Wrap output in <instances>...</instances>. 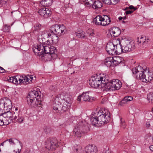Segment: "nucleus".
<instances>
[{
    "mask_svg": "<svg viewBox=\"0 0 153 153\" xmlns=\"http://www.w3.org/2000/svg\"><path fill=\"white\" fill-rule=\"evenodd\" d=\"M39 42L34 48H33V50L35 54L37 56L42 55V57L46 56L44 54H48V57L49 59H54L57 57V55L56 53L57 50L55 47L50 45H45V42L42 39H39Z\"/></svg>",
    "mask_w": 153,
    "mask_h": 153,
    "instance_id": "nucleus-1",
    "label": "nucleus"
},
{
    "mask_svg": "<svg viewBox=\"0 0 153 153\" xmlns=\"http://www.w3.org/2000/svg\"><path fill=\"white\" fill-rule=\"evenodd\" d=\"M71 103V96L68 94L62 93L58 94L54 99L53 109L56 111L59 109L63 112L65 111L70 107Z\"/></svg>",
    "mask_w": 153,
    "mask_h": 153,
    "instance_id": "nucleus-2",
    "label": "nucleus"
},
{
    "mask_svg": "<svg viewBox=\"0 0 153 153\" xmlns=\"http://www.w3.org/2000/svg\"><path fill=\"white\" fill-rule=\"evenodd\" d=\"M108 78V75L103 74L99 77H91L89 80V84L94 88H103L107 82Z\"/></svg>",
    "mask_w": 153,
    "mask_h": 153,
    "instance_id": "nucleus-3",
    "label": "nucleus"
},
{
    "mask_svg": "<svg viewBox=\"0 0 153 153\" xmlns=\"http://www.w3.org/2000/svg\"><path fill=\"white\" fill-rule=\"evenodd\" d=\"M15 113L11 111H7L0 115V126L6 125L14 119Z\"/></svg>",
    "mask_w": 153,
    "mask_h": 153,
    "instance_id": "nucleus-4",
    "label": "nucleus"
},
{
    "mask_svg": "<svg viewBox=\"0 0 153 153\" xmlns=\"http://www.w3.org/2000/svg\"><path fill=\"white\" fill-rule=\"evenodd\" d=\"M120 44L123 48V53H128L134 50L135 48L134 43L130 39L123 37L120 41Z\"/></svg>",
    "mask_w": 153,
    "mask_h": 153,
    "instance_id": "nucleus-5",
    "label": "nucleus"
},
{
    "mask_svg": "<svg viewBox=\"0 0 153 153\" xmlns=\"http://www.w3.org/2000/svg\"><path fill=\"white\" fill-rule=\"evenodd\" d=\"M99 121V125H104L110 120L111 116L110 112L107 109L100 111L96 114Z\"/></svg>",
    "mask_w": 153,
    "mask_h": 153,
    "instance_id": "nucleus-6",
    "label": "nucleus"
},
{
    "mask_svg": "<svg viewBox=\"0 0 153 153\" xmlns=\"http://www.w3.org/2000/svg\"><path fill=\"white\" fill-rule=\"evenodd\" d=\"M51 28L52 33L58 36L64 34L67 31L66 27L63 25H53Z\"/></svg>",
    "mask_w": 153,
    "mask_h": 153,
    "instance_id": "nucleus-7",
    "label": "nucleus"
},
{
    "mask_svg": "<svg viewBox=\"0 0 153 153\" xmlns=\"http://www.w3.org/2000/svg\"><path fill=\"white\" fill-rule=\"evenodd\" d=\"M84 5L86 7L90 8L91 6L93 8L99 9L103 6L102 3L99 1H94V0H85Z\"/></svg>",
    "mask_w": 153,
    "mask_h": 153,
    "instance_id": "nucleus-8",
    "label": "nucleus"
},
{
    "mask_svg": "<svg viewBox=\"0 0 153 153\" xmlns=\"http://www.w3.org/2000/svg\"><path fill=\"white\" fill-rule=\"evenodd\" d=\"M133 76L136 78L141 79L144 74V70L140 66H138L132 70Z\"/></svg>",
    "mask_w": 153,
    "mask_h": 153,
    "instance_id": "nucleus-9",
    "label": "nucleus"
},
{
    "mask_svg": "<svg viewBox=\"0 0 153 153\" xmlns=\"http://www.w3.org/2000/svg\"><path fill=\"white\" fill-rule=\"evenodd\" d=\"M45 143V147L49 150H53L58 146L57 141L55 138H48Z\"/></svg>",
    "mask_w": 153,
    "mask_h": 153,
    "instance_id": "nucleus-10",
    "label": "nucleus"
},
{
    "mask_svg": "<svg viewBox=\"0 0 153 153\" xmlns=\"http://www.w3.org/2000/svg\"><path fill=\"white\" fill-rule=\"evenodd\" d=\"M40 97L39 93L36 91H33L30 92L28 94L27 98V101L28 104L30 105L32 103L33 101L36 100L37 97Z\"/></svg>",
    "mask_w": 153,
    "mask_h": 153,
    "instance_id": "nucleus-11",
    "label": "nucleus"
},
{
    "mask_svg": "<svg viewBox=\"0 0 153 153\" xmlns=\"http://www.w3.org/2000/svg\"><path fill=\"white\" fill-rule=\"evenodd\" d=\"M115 45H114L112 42H109L106 47V50L107 53L110 55H115L114 52L115 51Z\"/></svg>",
    "mask_w": 153,
    "mask_h": 153,
    "instance_id": "nucleus-12",
    "label": "nucleus"
},
{
    "mask_svg": "<svg viewBox=\"0 0 153 153\" xmlns=\"http://www.w3.org/2000/svg\"><path fill=\"white\" fill-rule=\"evenodd\" d=\"M86 124V123L83 121L80 122L78 124L80 129L84 134L87 133L89 130L88 127L85 125Z\"/></svg>",
    "mask_w": 153,
    "mask_h": 153,
    "instance_id": "nucleus-13",
    "label": "nucleus"
},
{
    "mask_svg": "<svg viewBox=\"0 0 153 153\" xmlns=\"http://www.w3.org/2000/svg\"><path fill=\"white\" fill-rule=\"evenodd\" d=\"M85 153H96L97 151V147L94 145H89L85 147Z\"/></svg>",
    "mask_w": 153,
    "mask_h": 153,
    "instance_id": "nucleus-14",
    "label": "nucleus"
},
{
    "mask_svg": "<svg viewBox=\"0 0 153 153\" xmlns=\"http://www.w3.org/2000/svg\"><path fill=\"white\" fill-rule=\"evenodd\" d=\"M121 30L120 29L117 27H114L111 28L110 31V34L111 36L117 37L121 33Z\"/></svg>",
    "mask_w": 153,
    "mask_h": 153,
    "instance_id": "nucleus-15",
    "label": "nucleus"
},
{
    "mask_svg": "<svg viewBox=\"0 0 153 153\" xmlns=\"http://www.w3.org/2000/svg\"><path fill=\"white\" fill-rule=\"evenodd\" d=\"M109 79V77L107 80V82L106 83L105 86H104L103 88L104 89H105V90L107 91H111L115 90V88L113 84V81L110 82H108V81Z\"/></svg>",
    "mask_w": 153,
    "mask_h": 153,
    "instance_id": "nucleus-16",
    "label": "nucleus"
},
{
    "mask_svg": "<svg viewBox=\"0 0 153 153\" xmlns=\"http://www.w3.org/2000/svg\"><path fill=\"white\" fill-rule=\"evenodd\" d=\"M101 26H105L108 25L111 22L109 17L107 15L102 16Z\"/></svg>",
    "mask_w": 153,
    "mask_h": 153,
    "instance_id": "nucleus-17",
    "label": "nucleus"
},
{
    "mask_svg": "<svg viewBox=\"0 0 153 153\" xmlns=\"http://www.w3.org/2000/svg\"><path fill=\"white\" fill-rule=\"evenodd\" d=\"M73 133L75 136L77 137H82L84 135V134L81 131L79 126H78L77 128H75L74 129Z\"/></svg>",
    "mask_w": 153,
    "mask_h": 153,
    "instance_id": "nucleus-18",
    "label": "nucleus"
},
{
    "mask_svg": "<svg viewBox=\"0 0 153 153\" xmlns=\"http://www.w3.org/2000/svg\"><path fill=\"white\" fill-rule=\"evenodd\" d=\"M90 121L91 123L94 126L98 124H99L98 118L96 113L90 117Z\"/></svg>",
    "mask_w": 153,
    "mask_h": 153,
    "instance_id": "nucleus-19",
    "label": "nucleus"
},
{
    "mask_svg": "<svg viewBox=\"0 0 153 153\" xmlns=\"http://www.w3.org/2000/svg\"><path fill=\"white\" fill-rule=\"evenodd\" d=\"M14 118L15 120L17 121L19 123H22L24 119L23 116L20 113H15Z\"/></svg>",
    "mask_w": 153,
    "mask_h": 153,
    "instance_id": "nucleus-20",
    "label": "nucleus"
},
{
    "mask_svg": "<svg viewBox=\"0 0 153 153\" xmlns=\"http://www.w3.org/2000/svg\"><path fill=\"white\" fill-rule=\"evenodd\" d=\"M115 61L112 57H108L105 59L104 61L105 64L108 67L111 66Z\"/></svg>",
    "mask_w": 153,
    "mask_h": 153,
    "instance_id": "nucleus-21",
    "label": "nucleus"
},
{
    "mask_svg": "<svg viewBox=\"0 0 153 153\" xmlns=\"http://www.w3.org/2000/svg\"><path fill=\"white\" fill-rule=\"evenodd\" d=\"M15 144V143L14 140L12 138L7 140L1 143V145L2 146L5 145L9 146L10 145H13Z\"/></svg>",
    "mask_w": 153,
    "mask_h": 153,
    "instance_id": "nucleus-22",
    "label": "nucleus"
},
{
    "mask_svg": "<svg viewBox=\"0 0 153 153\" xmlns=\"http://www.w3.org/2000/svg\"><path fill=\"white\" fill-rule=\"evenodd\" d=\"M53 2V0H43L42 1L40 4V5L44 7L51 6Z\"/></svg>",
    "mask_w": 153,
    "mask_h": 153,
    "instance_id": "nucleus-23",
    "label": "nucleus"
},
{
    "mask_svg": "<svg viewBox=\"0 0 153 153\" xmlns=\"http://www.w3.org/2000/svg\"><path fill=\"white\" fill-rule=\"evenodd\" d=\"M113 84L115 90H119L121 87V83L118 79L113 80Z\"/></svg>",
    "mask_w": 153,
    "mask_h": 153,
    "instance_id": "nucleus-24",
    "label": "nucleus"
},
{
    "mask_svg": "<svg viewBox=\"0 0 153 153\" xmlns=\"http://www.w3.org/2000/svg\"><path fill=\"white\" fill-rule=\"evenodd\" d=\"M102 16L98 15L93 19V22L97 25H101Z\"/></svg>",
    "mask_w": 153,
    "mask_h": 153,
    "instance_id": "nucleus-25",
    "label": "nucleus"
},
{
    "mask_svg": "<svg viewBox=\"0 0 153 153\" xmlns=\"http://www.w3.org/2000/svg\"><path fill=\"white\" fill-rule=\"evenodd\" d=\"M40 97H38L36 99V100L35 102L34 103H31L30 105L32 107H35L36 106H39V107L42 108V105L41 104V101L39 100V98Z\"/></svg>",
    "mask_w": 153,
    "mask_h": 153,
    "instance_id": "nucleus-26",
    "label": "nucleus"
},
{
    "mask_svg": "<svg viewBox=\"0 0 153 153\" xmlns=\"http://www.w3.org/2000/svg\"><path fill=\"white\" fill-rule=\"evenodd\" d=\"M149 39H146L145 36H141L140 38H139L137 39V42L139 44H145L148 42Z\"/></svg>",
    "mask_w": 153,
    "mask_h": 153,
    "instance_id": "nucleus-27",
    "label": "nucleus"
},
{
    "mask_svg": "<svg viewBox=\"0 0 153 153\" xmlns=\"http://www.w3.org/2000/svg\"><path fill=\"white\" fill-rule=\"evenodd\" d=\"M82 100L85 101H89L91 99V97L89 95V93H83L82 94Z\"/></svg>",
    "mask_w": 153,
    "mask_h": 153,
    "instance_id": "nucleus-28",
    "label": "nucleus"
},
{
    "mask_svg": "<svg viewBox=\"0 0 153 153\" xmlns=\"http://www.w3.org/2000/svg\"><path fill=\"white\" fill-rule=\"evenodd\" d=\"M115 47L116 51H114L115 55L118 54L119 53H120V52H123V48L120 44L119 45H117Z\"/></svg>",
    "mask_w": 153,
    "mask_h": 153,
    "instance_id": "nucleus-29",
    "label": "nucleus"
},
{
    "mask_svg": "<svg viewBox=\"0 0 153 153\" xmlns=\"http://www.w3.org/2000/svg\"><path fill=\"white\" fill-rule=\"evenodd\" d=\"M115 47L116 51H114L115 55L118 54L119 53H120V52H123V48L120 44L119 45H117Z\"/></svg>",
    "mask_w": 153,
    "mask_h": 153,
    "instance_id": "nucleus-30",
    "label": "nucleus"
},
{
    "mask_svg": "<svg viewBox=\"0 0 153 153\" xmlns=\"http://www.w3.org/2000/svg\"><path fill=\"white\" fill-rule=\"evenodd\" d=\"M18 79H19L18 75L16 76L10 77L9 79H8L9 81L14 84H17L18 83Z\"/></svg>",
    "mask_w": 153,
    "mask_h": 153,
    "instance_id": "nucleus-31",
    "label": "nucleus"
},
{
    "mask_svg": "<svg viewBox=\"0 0 153 153\" xmlns=\"http://www.w3.org/2000/svg\"><path fill=\"white\" fill-rule=\"evenodd\" d=\"M51 33H52V31L51 30V28L48 31H45L43 32V33L42 35L44 38H48L51 37Z\"/></svg>",
    "mask_w": 153,
    "mask_h": 153,
    "instance_id": "nucleus-32",
    "label": "nucleus"
},
{
    "mask_svg": "<svg viewBox=\"0 0 153 153\" xmlns=\"http://www.w3.org/2000/svg\"><path fill=\"white\" fill-rule=\"evenodd\" d=\"M76 36L80 38H83L86 37L85 33L82 30L78 31L76 34Z\"/></svg>",
    "mask_w": 153,
    "mask_h": 153,
    "instance_id": "nucleus-33",
    "label": "nucleus"
},
{
    "mask_svg": "<svg viewBox=\"0 0 153 153\" xmlns=\"http://www.w3.org/2000/svg\"><path fill=\"white\" fill-rule=\"evenodd\" d=\"M147 99L149 102L153 103V92H150L148 94Z\"/></svg>",
    "mask_w": 153,
    "mask_h": 153,
    "instance_id": "nucleus-34",
    "label": "nucleus"
},
{
    "mask_svg": "<svg viewBox=\"0 0 153 153\" xmlns=\"http://www.w3.org/2000/svg\"><path fill=\"white\" fill-rule=\"evenodd\" d=\"M46 9V8H44L40 9L38 11L39 14L42 16L44 17V18H45V15Z\"/></svg>",
    "mask_w": 153,
    "mask_h": 153,
    "instance_id": "nucleus-35",
    "label": "nucleus"
},
{
    "mask_svg": "<svg viewBox=\"0 0 153 153\" xmlns=\"http://www.w3.org/2000/svg\"><path fill=\"white\" fill-rule=\"evenodd\" d=\"M24 83L26 84L30 83L31 82V80H30V78L31 77H29L28 75L27 76L24 75Z\"/></svg>",
    "mask_w": 153,
    "mask_h": 153,
    "instance_id": "nucleus-36",
    "label": "nucleus"
},
{
    "mask_svg": "<svg viewBox=\"0 0 153 153\" xmlns=\"http://www.w3.org/2000/svg\"><path fill=\"white\" fill-rule=\"evenodd\" d=\"M87 33L88 36L90 38H92L94 36V34L93 30L92 29H88L87 31Z\"/></svg>",
    "mask_w": 153,
    "mask_h": 153,
    "instance_id": "nucleus-37",
    "label": "nucleus"
},
{
    "mask_svg": "<svg viewBox=\"0 0 153 153\" xmlns=\"http://www.w3.org/2000/svg\"><path fill=\"white\" fill-rule=\"evenodd\" d=\"M143 76V77L141 79V81H142V82H148L150 81L149 79V77H148V74L147 75H146L144 74V75Z\"/></svg>",
    "mask_w": 153,
    "mask_h": 153,
    "instance_id": "nucleus-38",
    "label": "nucleus"
},
{
    "mask_svg": "<svg viewBox=\"0 0 153 153\" xmlns=\"http://www.w3.org/2000/svg\"><path fill=\"white\" fill-rule=\"evenodd\" d=\"M41 28V25L39 23L35 24L33 27V29L35 30H40Z\"/></svg>",
    "mask_w": 153,
    "mask_h": 153,
    "instance_id": "nucleus-39",
    "label": "nucleus"
},
{
    "mask_svg": "<svg viewBox=\"0 0 153 153\" xmlns=\"http://www.w3.org/2000/svg\"><path fill=\"white\" fill-rule=\"evenodd\" d=\"M18 77L19 78V81H18V83L17 84H20L22 83H23L24 84L25 83L24 80V76H21L18 75Z\"/></svg>",
    "mask_w": 153,
    "mask_h": 153,
    "instance_id": "nucleus-40",
    "label": "nucleus"
},
{
    "mask_svg": "<svg viewBox=\"0 0 153 153\" xmlns=\"http://www.w3.org/2000/svg\"><path fill=\"white\" fill-rule=\"evenodd\" d=\"M44 132L46 134L50 133L51 131V128L49 126H45L44 127Z\"/></svg>",
    "mask_w": 153,
    "mask_h": 153,
    "instance_id": "nucleus-41",
    "label": "nucleus"
},
{
    "mask_svg": "<svg viewBox=\"0 0 153 153\" xmlns=\"http://www.w3.org/2000/svg\"><path fill=\"white\" fill-rule=\"evenodd\" d=\"M58 37L56 35H55V36H52V43L54 44H56L57 43L58 41Z\"/></svg>",
    "mask_w": 153,
    "mask_h": 153,
    "instance_id": "nucleus-42",
    "label": "nucleus"
},
{
    "mask_svg": "<svg viewBox=\"0 0 153 153\" xmlns=\"http://www.w3.org/2000/svg\"><path fill=\"white\" fill-rule=\"evenodd\" d=\"M10 28V27L9 26L5 25L3 26L2 30L5 32H8L9 31Z\"/></svg>",
    "mask_w": 153,
    "mask_h": 153,
    "instance_id": "nucleus-43",
    "label": "nucleus"
},
{
    "mask_svg": "<svg viewBox=\"0 0 153 153\" xmlns=\"http://www.w3.org/2000/svg\"><path fill=\"white\" fill-rule=\"evenodd\" d=\"M46 13L45 15V17L46 18H47L51 15V12L50 10L48 8H46Z\"/></svg>",
    "mask_w": 153,
    "mask_h": 153,
    "instance_id": "nucleus-44",
    "label": "nucleus"
},
{
    "mask_svg": "<svg viewBox=\"0 0 153 153\" xmlns=\"http://www.w3.org/2000/svg\"><path fill=\"white\" fill-rule=\"evenodd\" d=\"M127 101L125 100L124 97L123 99L119 103V104L121 106H123L124 105L126 104L127 103Z\"/></svg>",
    "mask_w": 153,
    "mask_h": 153,
    "instance_id": "nucleus-45",
    "label": "nucleus"
},
{
    "mask_svg": "<svg viewBox=\"0 0 153 153\" xmlns=\"http://www.w3.org/2000/svg\"><path fill=\"white\" fill-rule=\"evenodd\" d=\"M148 75L149 77V79L150 81L152 80L153 78V73L152 72H149L148 71Z\"/></svg>",
    "mask_w": 153,
    "mask_h": 153,
    "instance_id": "nucleus-46",
    "label": "nucleus"
},
{
    "mask_svg": "<svg viewBox=\"0 0 153 153\" xmlns=\"http://www.w3.org/2000/svg\"><path fill=\"white\" fill-rule=\"evenodd\" d=\"M5 103L3 101L2 102L0 103V109L5 110Z\"/></svg>",
    "mask_w": 153,
    "mask_h": 153,
    "instance_id": "nucleus-47",
    "label": "nucleus"
},
{
    "mask_svg": "<svg viewBox=\"0 0 153 153\" xmlns=\"http://www.w3.org/2000/svg\"><path fill=\"white\" fill-rule=\"evenodd\" d=\"M125 100H126L127 102L132 100L133 98L130 96H126L124 97Z\"/></svg>",
    "mask_w": 153,
    "mask_h": 153,
    "instance_id": "nucleus-48",
    "label": "nucleus"
},
{
    "mask_svg": "<svg viewBox=\"0 0 153 153\" xmlns=\"http://www.w3.org/2000/svg\"><path fill=\"white\" fill-rule=\"evenodd\" d=\"M119 0H110L111 4H116L119 2Z\"/></svg>",
    "mask_w": 153,
    "mask_h": 153,
    "instance_id": "nucleus-49",
    "label": "nucleus"
},
{
    "mask_svg": "<svg viewBox=\"0 0 153 153\" xmlns=\"http://www.w3.org/2000/svg\"><path fill=\"white\" fill-rule=\"evenodd\" d=\"M131 9V10H133V11H134L136 10L137 9V7H134L133 5H130L128 7H126V9Z\"/></svg>",
    "mask_w": 153,
    "mask_h": 153,
    "instance_id": "nucleus-50",
    "label": "nucleus"
},
{
    "mask_svg": "<svg viewBox=\"0 0 153 153\" xmlns=\"http://www.w3.org/2000/svg\"><path fill=\"white\" fill-rule=\"evenodd\" d=\"M104 3L108 5H111L110 0H102Z\"/></svg>",
    "mask_w": 153,
    "mask_h": 153,
    "instance_id": "nucleus-51",
    "label": "nucleus"
},
{
    "mask_svg": "<svg viewBox=\"0 0 153 153\" xmlns=\"http://www.w3.org/2000/svg\"><path fill=\"white\" fill-rule=\"evenodd\" d=\"M8 1V0H1L0 1V3L2 4H5Z\"/></svg>",
    "mask_w": 153,
    "mask_h": 153,
    "instance_id": "nucleus-52",
    "label": "nucleus"
},
{
    "mask_svg": "<svg viewBox=\"0 0 153 153\" xmlns=\"http://www.w3.org/2000/svg\"><path fill=\"white\" fill-rule=\"evenodd\" d=\"M121 123L122 127L124 128H125L126 127V124L124 122H122L121 120Z\"/></svg>",
    "mask_w": 153,
    "mask_h": 153,
    "instance_id": "nucleus-53",
    "label": "nucleus"
},
{
    "mask_svg": "<svg viewBox=\"0 0 153 153\" xmlns=\"http://www.w3.org/2000/svg\"><path fill=\"white\" fill-rule=\"evenodd\" d=\"M5 71V70L3 68L0 67V73H4Z\"/></svg>",
    "mask_w": 153,
    "mask_h": 153,
    "instance_id": "nucleus-54",
    "label": "nucleus"
},
{
    "mask_svg": "<svg viewBox=\"0 0 153 153\" xmlns=\"http://www.w3.org/2000/svg\"><path fill=\"white\" fill-rule=\"evenodd\" d=\"M75 152V153H81V149H78L77 148L76 149Z\"/></svg>",
    "mask_w": 153,
    "mask_h": 153,
    "instance_id": "nucleus-55",
    "label": "nucleus"
},
{
    "mask_svg": "<svg viewBox=\"0 0 153 153\" xmlns=\"http://www.w3.org/2000/svg\"><path fill=\"white\" fill-rule=\"evenodd\" d=\"M133 11L131 10H128L126 12V14H129L133 13Z\"/></svg>",
    "mask_w": 153,
    "mask_h": 153,
    "instance_id": "nucleus-56",
    "label": "nucleus"
},
{
    "mask_svg": "<svg viewBox=\"0 0 153 153\" xmlns=\"http://www.w3.org/2000/svg\"><path fill=\"white\" fill-rule=\"evenodd\" d=\"M82 99V95H79L77 99V101H79L81 100Z\"/></svg>",
    "mask_w": 153,
    "mask_h": 153,
    "instance_id": "nucleus-57",
    "label": "nucleus"
},
{
    "mask_svg": "<svg viewBox=\"0 0 153 153\" xmlns=\"http://www.w3.org/2000/svg\"><path fill=\"white\" fill-rule=\"evenodd\" d=\"M146 126L147 127L149 128L150 126V124L149 122H147L146 123Z\"/></svg>",
    "mask_w": 153,
    "mask_h": 153,
    "instance_id": "nucleus-58",
    "label": "nucleus"
},
{
    "mask_svg": "<svg viewBox=\"0 0 153 153\" xmlns=\"http://www.w3.org/2000/svg\"><path fill=\"white\" fill-rule=\"evenodd\" d=\"M149 148L151 150L153 151V145H152L150 146Z\"/></svg>",
    "mask_w": 153,
    "mask_h": 153,
    "instance_id": "nucleus-59",
    "label": "nucleus"
},
{
    "mask_svg": "<svg viewBox=\"0 0 153 153\" xmlns=\"http://www.w3.org/2000/svg\"><path fill=\"white\" fill-rule=\"evenodd\" d=\"M85 0H79V1L82 3L83 4H84V2L85 1Z\"/></svg>",
    "mask_w": 153,
    "mask_h": 153,
    "instance_id": "nucleus-60",
    "label": "nucleus"
},
{
    "mask_svg": "<svg viewBox=\"0 0 153 153\" xmlns=\"http://www.w3.org/2000/svg\"><path fill=\"white\" fill-rule=\"evenodd\" d=\"M18 152H16H16H15V151H14V153H20V152L21 151V150L20 149H18Z\"/></svg>",
    "mask_w": 153,
    "mask_h": 153,
    "instance_id": "nucleus-61",
    "label": "nucleus"
},
{
    "mask_svg": "<svg viewBox=\"0 0 153 153\" xmlns=\"http://www.w3.org/2000/svg\"><path fill=\"white\" fill-rule=\"evenodd\" d=\"M29 77H31V78H30V80H31V81H32V80H33V76H31V75H30V76H29Z\"/></svg>",
    "mask_w": 153,
    "mask_h": 153,
    "instance_id": "nucleus-62",
    "label": "nucleus"
},
{
    "mask_svg": "<svg viewBox=\"0 0 153 153\" xmlns=\"http://www.w3.org/2000/svg\"><path fill=\"white\" fill-rule=\"evenodd\" d=\"M123 19V17H121V16H120L118 18V19L120 20H122Z\"/></svg>",
    "mask_w": 153,
    "mask_h": 153,
    "instance_id": "nucleus-63",
    "label": "nucleus"
},
{
    "mask_svg": "<svg viewBox=\"0 0 153 153\" xmlns=\"http://www.w3.org/2000/svg\"><path fill=\"white\" fill-rule=\"evenodd\" d=\"M24 153H30V152H29L28 151H25Z\"/></svg>",
    "mask_w": 153,
    "mask_h": 153,
    "instance_id": "nucleus-64",
    "label": "nucleus"
}]
</instances>
